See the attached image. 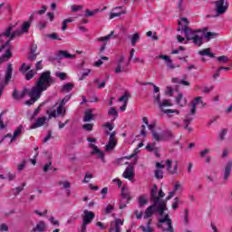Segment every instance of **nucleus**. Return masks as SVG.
I'll return each mask as SVG.
<instances>
[{
  "instance_id": "473e14b6",
  "label": "nucleus",
  "mask_w": 232,
  "mask_h": 232,
  "mask_svg": "<svg viewBox=\"0 0 232 232\" xmlns=\"http://www.w3.org/2000/svg\"><path fill=\"white\" fill-rule=\"evenodd\" d=\"M58 57L59 59H75V54H70L68 51H59Z\"/></svg>"
},
{
  "instance_id": "5fc2aeb1",
  "label": "nucleus",
  "mask_w": 232,
  "mask_h": 232,
  "mask_svg": "<svg viewBox=\"0 0 232 232\" xmlns=\"http://www.w3.org/2000/svg\"><path fill=\"white\" fill-rule=\"evenodd\" d=\"M183 188H182V184H180V182H176L174 184V192L177 193V191H182Z\"/></svg>"
},
{
  "instance_id": "79ce46f5",
  "label": "nucleus",
  "mask_w": 232,
  "mask_h": 232,
  "mask_svg": "<svg viewBox=\"0 0 232 232\" xmlns=\"http://www.w3.org/2000/svg\"><path fill=\"white\" fill-rule=\"evenodd\" d=\"M140 39V35L139 34V33H135L134 34H132L130 37V43H131L132 46H135V44H137V42Z\"/></svg>"
},
{
  "instance_id": "9d476101",
  "label": "nucleus",
  "mask_w": 232,
  "mask_h": 232,
  "mask_svg": "<svg viewBox=\"0 0 232 232\" xmlns=\"http://www.w3.org/2000/svg\"><path fill=\"white\" fill-rule=\"evenodd\" d=\"M106 135H110V138L108 143L105 145V151H113L118 144L117 138L115 137L117 133L115 131H112L110 134V131H106Z\"/></svg>"
},
{
  "instance_id": "ea45409f",
  "label": "nucleus",
  "mask_w": 232,
  "mask_h": 232,
  "mask_svg": "<svg viewBox=\"0 0 232 232\" xmlns=\"http://www.w3.org/2000/svg\"><path fill=\"white\" fill-rule=\"evenodd\" d=\"M140 229L143 232H153V228L151 227V220H149L146 223V226H141Z\"/></svg>"
},
{
  "instance_id": "2f4dec72",
  "label": "nucleus",
  "mask_w": 232,
  "mask_h": 232,
  "mask_svg": "<svg viewBox=\"0 0 232 232\" xmlns=\"http://www.w3.org/2000/svg\"><path fill=\"white\" fill-rule=\"evenodd\" d=\"M158 59H162L165 61V64L168 68H170V70H173L175 66L173 65V62L171 61V58L168 55H160Z\"/></svg>"
},
{
  "instance_id": "a211bd4d",
  "label": "nucleus",
  "mask_w": 232,
  "mask_h": 232,
  "mask_svg": "<svg viewBox=\"0 0 232 232\" xmlns=\"http://www.w3.org/2000/svg\"><path fill=\"white\" fill-rule=\"evenodd\" d=\"M156 211H159V204L153 203L145 209L143 218H151V217H153V213H156Z\"/></svg>"
},
{
  "instance_id": "09e8293b",
  "label": "nucleus",
  "mask_w": 232,
  "mask_h": 232,
  "mask_svg": "<svg viewBox=\"0 0 232 232\" xmlns=\"http://www.w3.org/2000/svg\"><path fill=\"white\" fill-rule=\"evenodd\" d=\"M97 12H99V9L93 10V11H90V9L85 10V17H92L93 15H95V14H97Z\"/></svg>"
},
{
  "instance_id": "6e6552de",
  "label": "nucleus",
  "mask_w": 232,
  "mask_h": 232,
  "mask_svg": "<svg viewBox=\"0 0 232 232\" xmlns=\"http://www.w3.org/2000/svg\"><path fill=\"white\" fill-rule=\"evenodd\" d=\"M82 232H86V227L89 224H92L93 219L95 218V214L90 210H83V215L82 216Z\"/></svg>"
},
{
  "instance_id": "13d9d810",
  "label": "nucleus",
  "mask_w": 232,
  "mask_h": 232,
  "mask_svg": "<svg viewBox=\"0 0 232 232\" xmlns=\"http://www.w3.org/2000/svg\"><path fill=\"white\" fill-rule=\"evenodd\" d=\"M155 177L156 179H164V172L160 169H157L155 171Z\"/></svg>"
},
{
  "instance_id": "39448f33",
  "label": "nucleus",
  "mask_w": 232,
  "mask_h": 232,
  "mask_svg": "<svg viewBox=\"0 0 232 232\" xmlns=\"http://www.w3.org/2000/svg\"><path fill=\"white\" fill-rule=\"evenodd\" d=\"M202 33V30L187 29L184 34L187 41H192L196 46H202V37L198 34Z\"/></svg>"
},
{
  "instance_id": "c03bdc74",
  "label": "nucleus",
  "mask_w": 232,
  "mask_h": 232,
  "mask_svg": "<svg viewBox=\"0 0 232 232\" xmlns=\"http://www.w3.org/2000/svg\"><path fill=\"white\" fill-rule=\"evenodd\" d=\"M108 115H111L114 117V119H117L119 117V112L117 111V109H115V107H111L108 111Z\"/></svg>"
},
{
  "instance_id": "052dcab7",
  "label": "nucleus",
  "mask_w": 232,
  "mask_h": 232,
  "mask_svg": "<svg viewBox=\"0 0 232 232\" xmlns=\"http://www.w3.org/2000/svg\"><path fill=\"white\" fill-rule=\"evenodd\" d=\"M226 135H227V130L226 129L221 130V131L219 132L220 140H224V139L226 138Z\"/></svg>"
},
{
  "instance_id": "aec40b11",
  "label": "nucleus",
  "mask_w": 232,
  "mask_h": 232,
  "mask_svg": "<svg viewBox=\"0 0 232 232\" xmlns=\"http://www.w3.org/2000/svg\"><path fill=\"white\" fill-rule=\"evenodd\" d=\"M189 24V20L188 18L182 17L178 21V32H186L189 30L188 27Z\"/></svg>"
},
{
  "instance_id": "bb28decb",
  "label": "nucleus",
  "mask_w": 232,
  "mask_h": 232,
  "mask_svg": "<svg viewBox=\"0 0 232 232\" xmlns=\"http://www.w3.org/2000/svg\"><path fill=\"white\" fill-rule=\"evenodd\" d=\"M176 102L180 106V108H184V106L188 104V100L184 97V94L179 93L176 97Z\"/></svg>"
},
{
  "instance_id": "338daca9",
  "label": "nucleus",
  "mask_w": 232,
  "mask_h": 232,
  "mask_svg": "<svg viewBox=\"0 0 232 232\" xmlns=\"http://www.w3.org/2000/svg\"><path fill=\"white\" fill-rule=\"evenodd\" d=\"M127 204H128L127 200L121 198L120 201V209H124V208H126Z\"/></svg>"
},
{
  "instance_id": "72a5a7b5",
  "label": "nucleus",
  "mask_w": 232,
  "mask_h": 232,
  "mask_svg": "<svg viewBox=\"0 0 232 232\" xmlns=\"http://www.w3.org/2000/svg\"><path fill=\"white\" fill-rule=\"evenodd\" d=\"M201 34L205 35V39H208V41L209 39H215L216 37H218V34L213 32L206 33V29L201 30Z\"/></svg>"
},
{
  "instance_id": "e433bc0d",
  "label": "nucleus",
  "mask_w": 232,
  "mask_h": 232,
  "mask_svg": "<svg viewBox=\"0 0 232 232\" xmlns=\"http://www.w3.org/2000/svg\"><path fill=\"white\" fill-rule=\"evenodd\" d=\"M192 121H193V117L186 116L184 120V124H185V130H187L188 131H193V129L189 127V123H191Z\"/></svg>"
},
{
  "instance_id": "c85d7f7f",
  "label": "nucleus",
  "mask_w": 232,
  "mask_h": 232,
  "mask_svg": "<svg viewBox=\"0 0 232 232\" xmlns=\"http://www.w3.org/2000/svg\"><path fill=\"white\" fill-rule=\"evenodd\" d=\"M121 197L123 200H127V204H130V201L131 200V196H130V190H128V188L126 186H123L121 188Z\"/></svg>"
},
{
  "instance_id": "9b49d317",
  "label": "nucleus",
  "mask_w": 232,
  "mask_h": 232,
  "mask_svg": "<svg viewBox=\"0 0 232 232\" xmlns=\"http://www.w3.org/2000/svg\"><path fill=\"white\" fill-rule=\"evenodd\" d=\"M13 31H14V25H10L5 30V33L0 34L2 39H6V37H9V39L6 41V43L0 47V53L3 52V50H5V48H6V46H8L10 44V41H14V39H12V34H14V33H12Z\"/></svg>"
},
{
  "instance_id": "412c9836",
  "label": "nucleus",
  "mask_w": 232,
  "mask_h": 232,
  "mask_svg": "<svg viewBox=\"0 0 232 232\" xmlns=\"http://www.w3.org/2000/svg\"><path fill=\"white\" fill-rule=\"evenodd\" d=\"M122 177L124 179H128V180H133V177H135V169L133 165H129L124 170Z\"/></svg>"
},
{
  "instance_id": "f257e3e1",
  "label": "nucleus",
  "mask_w": 232,
  "mask_h": 232,
  "mask_svg": "<svg viewBox=\"0 0 232 232\" xmlns=\"http://www.w3.org/2000/svg\"><path fill=\"white\" fill-rule=\"evenodd\" d=\"M164 211H166V202H161L158 207V213L160 218L158 219V227L166 232H174L173 229V221L169 218V215H164Z\"/></svg>"
},
{
  "instance_id": "f03ea898",
  "label": "nucleus",
  "mask_w": 232,
  "mask_h": 232,
  "mask_svg": "<svg viewBox=\"0 0 232 232\" xmlns=\"http://www.w3.org/2000/svg\"><path fill=\"white\" fill-rule=\"evenodd\" d=\"M71 96H65L62 101L57 102L54 106L47 111L49 119L52 117H64L66 115V102L70 101Z\"/></svg>"
},
{
  "instance_id": "2eb2a0df",
  "label": "nucleus",
  "mask_w": 232,
  "mask_h": 232,
  "mask_svg": "<svg viewBox=\"0 0 232 232\" xmlns=\"http://www.w3.org/2000/svg\"><path fill=\"white\" fill-rule=\"evenodd\" d=\"M166 167H167V171L170 173V175H175L177 174V171L179 169V161H173L171 160H167L165 161Z\"/></svg>"
},
{
  "instance_id": "f8f14e48",
  "label": "nucleus",
  "mask_w": 232,
  "mask_h": 232,
  "mask_svg": "<svg viewBox=\"0 0 232 232\" xmlns=\"http://www.w3.org/2000/svg\"><path fill=\"white\" fill-rule=\"evenodd\" d=\"M13 72H14V69L12 68V63H9L5 71V82L0 83V97L1 95H3V92H5V85L8 84V82H10V79H12Z\"/></svg>"
},
{
  "instance_id": "20e7f679",
  "label": "nucleus",
  "mask_w": 232,
  "mask_h": 232,
  "mask_svg": "<svg viewBox=\"0 0 232 232\" xmlns=\"http://www.w3.org/2000/svg\"><path fill=\"white\" fill-rule=\"evenodd\" d=\"M44 92V89L39 87L37 84L34 86L31 90L26 91V94L31 98L29 101L25 102L27 106H32L34 102L41 98V95Z\"/></svg>"
},
{
  "instance_id": "0eeeda50",
  "label": "nucleus",
  "mask_w": 232,
  "mask_h": 232,
  "mask_svg": "<svg viewBox=\"0 0 232 232\" xmlns=\"http://www.w3.org/2000/svg\"><path fill=\"white\" fill-rule=\"evenodd\" d=\"M152 139L156 142H164L173 139V133L170 130H166L159 133L157 130H152Z\"/></svg>"
},
{
  "instance_id": "3c124183",
  "label": "nucleus",
  "mask_w": 232,
  "mask_h": 232,
  "mask_svg": "<svg viewBox=\"0 0 232 232\" xmlns=\"http://www.w3.org/2000/svg\"><path fill=\"white\" fill-rule=\"evenodd\" d=\"M31 66L30 65H26V63H23L19 69L20 72H22V73H26V72H28L30 70Z\"/></svg>"
},
{
  "instance_id": "a18cd8bd",
  "label": "nucleus",
  "mask_w": 232,
  "mask_h": 232,
  "mask_svg": "<svg viewBox=\"0 0 232 232\" xmlns=\"http://www.w3.org/2000/svg\"><path fill=\"white\" fill-rule=\"evenodd\" d=\"M63 92H72L73 90V83L68 82L63 86Z\"/></svg>"
},
{
  "instance_id": "7c9ffc66",
  "label": "nucleus",
  "mask_w": 232,
  "mask_h": 232,
  "mask_svg": "<svg viewBox=\"0 0 232 232\" xmlns=\"http://www.w3.org/2000/svg\"><path fill=\"white\" fill-rule=\"evenodd\" d=\"M146 150L148 151H153L156 157H160V154H159V148H157V143L153 142L152 144L151 143L147 144Z\"/></svg>"
},
{
  "instance_id": "49530a36",
  "label": "nucleus",
  "mask_w": 232,
  "mask_h": 232,
  "mask_svg": "<svg viewBox=\"0 0 232 232\" xmlns=\"http://www.w3.org/2000/svg\"><path fill=\"white\" fill-rule=\"evenodd\" d=\"M68 23H73V20L70 19V18L63 20V24H62L63 32H64V30H66L68 28Z\"/></svg>"
},
{
  "instance_id": "37998d69",
  "label": "nucleus",
  "mask_w": 232,
  "mask_h": 232,
  "mask_svg": "<svg viewBox=\"0 0 232 232\" xmlns=\"http://www.w3.org/2000/svg\"><path fill=\"white\" fill-rule=\"evenodd\" d=\"M139 204L140 208H142V206H146V204H148V198L144 195L140 196L139 198Z\"/></svg>"
},
{
  "instance_id": "a878e982",
  "label": "nucleus",
  "mask_w": 232,
  "mask_h": 232,
  "mask_svg": "<svg viewBox=\"0 0 232 232\" xmlns=\"http://www.w3.org/2000/svg\"><path fill=\"white\" fill-rule=\"evenodd\" d=\"M50 119L46 117H42L36 120V121L31 126V130H35V128H41V126H44L46 122H48Z\"/></svg>"
},
{
  "instance_id": "ddd939ff",
  "label": "nucleus",
  "mask_w": 232,
  "mask_h": 232,
  "mask_svg": "<svg viewBox=\"0 0 232 232\" xmlns=\"http://www.w3.org/2000/svg\"><path fill=\"white\" fill-rule=\"evenodd\" d=\"M113 34H115V32L111 31L110 34H107L106 36L98 37L96 39L98 43H103L100 47V52L102 53L106 50V44H108V41H110V39H115V35H113Z\"/></svg>"
},
{
  "instance_id": "69168bd1",
  "label": "nucleus",
  "mask_w": 232,
  "mask_h": 232,
  "mask_svg": "<svg viewBox=\"0 0 232 232\" xmlns=\"http://www.w3.org/2000/svg\"><path fill=\"white\" fill-rule=\"evenodd\" d=\"M49 39H53L55 41H61L62 39L57 36V33H53L51 34H48Z\"/></svg>"
},
{
  "instance_id": "680f3d73",
  "label": "nucleus",
  "mask_w": 232,
  "mask_h": 232,
  "mask_svg": "<svg viewBox=\"0 0 232 232\" xmlns=\"http://www.w3.org/2000/svg\"><path fill=\"white\" fill-rule=\"evenodd\" d=\"M71 10L72 12H79V10H82V5H72Z\"/></svg>"
},
{
  "instance_id": "a19ab883",
  "label": "nucleus",
  "mask_w": 232,
  "mask_h": 232,
  "mask_svg": "<svg viewBox=\"0 0 232 232\" xmlns=\"http://www.w3.org/2000/svg\"><path fill=\"white\" fill-rule=\"evenodd\" d=\"M93 119V113H92V111H86L83 117V122H90Z\"/></svg>"
},
{
  "instance_id": "58836bf2",
  "label": "nucleus",
  "mask_w": 232,
  "mask_h": 232,
  "mask_svg": "<svg viewBox=\"0 0 232 232\" xmlns=\"http://www.w3.org/2000/svg\"><path fill=\"white\" fill-rule=\"evenodd\" d=\"M198 54L201 56H208V57H215V55L213 54V53H211V49L207 48V49H203L201 51L198 52Z\"/></svg>"
},
{
  "instance_id": "4c0bfd02",
  "label": "nucleus",
  "mask_w": 232,
  "mask_h": 232,
  "mask_svg": "<svg viewBox=\"0 0 232 232\" xmlns=\"http://www.w3.org/2000/svg\"><path fill=\"white\" fill-rule=\"evenodd\" d=\"M26 95V90L23 91L22 92H17L16 90L13 92L14 99L19 101V99H23Z\"/></svg>"
},
{
  "instance_id": "4468645a",
  "label": "nucleus",
  "mask_w": 232,
  "mask_h": 232,
  "mask_svg": "<svg viewBox=\"0 0 232 232\" xmlns=\"http://www.w3.org/2000/svg\"><path fill=\"white\" fill-rule=\"evenodd\" d=\"M122 72H128V62H126L124 56H121L118 59L117 66L115 68V73H121Z\"/></svg>"
},
{
  "instance_id": "6e6d98bb",
  "label": "nucleus",
  "mask_w": 232,
  "mask_h": 232,
  "mask_svg": "<svg viewBox=\"0 0 232 232\" xmlns=\"http://www.w3.org/2000/svg\"><path fill=\"white\" fill-rule=\"evenodd\" d=\"M82 129L86 131H92V130H93V123H86L82 125Z\"/></svg>"
},
{
  "instance_id": "f704fd0d",
  "label": "nucleus",
  "mask_w": 232,
  "mask_h": 232,
  "mask_svg": "<svg viewBox=\"0 0 232 232\" xmlns=\"http://www.w3.org/2000/svg\"><path fill=\"white\" fill-rule=\"evenodd\" d=\"M46 229V224L44 221H40L37 223L36 227L33 228L34 232H44Z\"/></svg>"
},
{
  "instance_id": "b1692460",
  "label": "nucleus",
  "mask_w": 232,
  "mask_h": 232,
  "mask_svg": "<svg viewBox=\"0 0 232 232\" xmlns=\"http://www.w3.org/2000/svg\"><path fill=\"white\" fill-rule=\"evenodd\" d=\"M129 99H130V93L128 92H125L121 97L119 98V102H123V105L120 107V111H126Z\"/></svg>"
},
{
  "instance_id": "0e129e2a",
  "label": "nucleus",
  "mask_w": 232,
  "mask_h": 232,
  "mask_svg": "<svg viewBox=\"0 0 232 232\" xmlns=\"http://www.w3.org/2000/svg\"><path fill=\"white\" fill-rule=\"evenodd\" d=\"M211 150L209 149H205L199 152V157L203 159L206 155L209 154Z\"/></svg>"
},
{
  "instance_id": "5701e85b",
  "label": "nucleus",
  "mask_w": 232,
  "mask_h": 232,
  "mask_svg": "<svg viewBox=\"0 0 232 232\" xmlns=\"http://www.w3.org/2000/svg\"><path fill=\"white\" fill-rule=\"evenodd\" d=\"M89 148L92 149V155H98V159H101L102 160V162H104V152L101 151V150L99 149V147H97L95 144L93 143H90L89 144Z\"/></svg>"
},
{
  "instance_id": "1a4fd4ad",
  "label": "nucleus",
  "mask_w": 232,
  "mask_h": 232,
  "mask_svg": "<svg viewBox=\"0 0 232 232\" xmlns=\"http://www.w3.org/2000/svg\"><path fill=\"white\" fill-rule=\"evenodd\" d=\"M217 17L218 15H224L229 8V2L227 0H218L215 2Z\"/></svg>"
},
{
  "instance_id": "6ab92c4d",
  "label": "nucleus",
  "mask_w": 232,
  "mask_h": 232,
  "mask_svg": "<svg viewBox=\"0 0 232 232\" xmlns=\"http://www.w3.org/2000/svg\"><path fill=\"white\" fill-rule=\"evenodd\" d=\"M121 226H124V219L116 218L111 223L109 232H121Z\"/></svg>"
},
{
  "instance_id": "c756f323",
  "label": "nucleus",
  "mask_w": 232,
  "mask_h": 232,
  "mask_svg": "<svg viewBox=\"0 0 232 232\" xmlns=\"http://www.w3.org/2000/svg\"><path fill=\"white\" fill-rule=\"evenodd\" d=\"M231 169H232V161L229 160L225 165V170H224V179L227 180L229 179V175H231Z\"/></svg>"
},
{
  "instance_id": "603ef678",
  "label": "nucleus",
  "mask_w": 232,
  "mask_h": 232,
  "mask_svg": "<svg viewBox=\"0 0 232 232\" xmlns=\"http://www.w3.org/2000/svg\"><path fill=\"white\" fill-rule=\"evenodd\" d=\"M55 77H58V79H61V81H66V72H55Z\"/></svg>"
},
{
  "instance_id": "393cba45",
  "label": "nucleus",
  "mask_w": 232,
  "mask_h": 232,
  "mask_svg": "<svg viewBox=\"0 0 232 232\" xmlns=\"http://www.w3.org/2000/svg\"><path fill=\"white\" fill-rule=\"evenodd\" d=\"M159 192V188H157V185H154L153 188L150 190V198L154 202V204H160L164 201L159 202V197L157 196V193Z\"/></svg>"
},
{
  "instance_id": "de8ad7c7",
  "label": "nucleus",
  "mask_w": 232,
  "mask_h": 232,
  "mask_svg": "<svg viewBox=\"0 0 232 232\" xmlns=\"http://www.w3.org/2000/svg\"><path fill=\"white\" fill-rule=\"evenodd\" d=\"M35 75V71L31 70L25 73V79L26 81H30V79H34V76Z\"/></svg>"
},
{
  "instance_id": "bf43d9fd",
  "label": "nucleus",
  "mask_w": 232,
  "mask_h": 232,
  "mask_svg": "<svg viewBox=\"0 0 232 232\" xmlns=\"http://www.w3.org/2000/svg\"><path fill=\"white\" fill-rule=\"evenodd\" d=\"M113 209H115V206L113 205H108L106 208H105V213L106 215H110V213H111L113 211Z\"/></svg>"
},
{
  "instance_id": "cd10ccee",
  "label": "nucleus",
  "mask_w": 232,
  "mask_h": 232,
  "mask_svg": "<svg viewBox=\"0 0 232 232\" xmlns=\"http://www.w3.org/2000/svg\"><path fill=\"white\" fill-rule=\"evenodd\" d=\"M23 133V125H20L14 131V134L12 136V134H7L5 136L6 137H9L11 139L10 142H14V140H15V139H17V137Z\"/></svg>"
},
{
  "instance_id": "8fccbe9b",
  "label": "nucleus",
  "mask_w": 232,
  "mask_h": 232,
  "mask_svg": "<svg viewBox=\"0 0 232 232\" xmlns=\"http://www.w3.org/2000/svg\"><path fill=\"white\" fill-rule=\"evenodd\" d=\"M24 186H26V184L23 183V185L21 187H17L14 189H13L14 195H19V193H21V191H23V189H24Z\"/></svg>"
},
{
  "instance_id": "c9c22d12",
  "label": "nucleus",
  "mask_w": 232,
  "mask_h": 232,
  "mask_svg": "<svg viewBox=\"0 0 232 232\" xmlns=\"http://www.w3.org/2000/svg\"><path fill=\"white\" fill-rule=\"evenodd\" d=\"M10 57H12V52H10V49H6L5 53L0 57V64H3V63H6V61L10 60Z\"/></svg>"
},
{
  "instance_id": "423d86ee",
  "label": "nucleus",
  "mask_w": 232,
  "mask_h": 232,
  "mask_svg": "<svg viewBox=\"0 0 232 232\" xmlns=\"http://www.w3.org/2000/svg\"><path fill=\"white\" fill-rule=\"evenodd\" d=\"M154 99L156 102L159 104L160 109L163 113H166V115H169V113H177V115H179V111L177 110H171V109L164 110V108H166L167 106H173V104L171 103V101L163 100L162 102H160V93H157L156 95H154Z\"/></svg>"
},
{
  "instance_id": "f3484780",
  "label": "nucleus",
  "mask_w": 232,
  "mask_h": 232,
  "mask_svg": "<svg viewBox=\"0 0 232 232\" xmlns=\"http://www.w3.org/2000/svg\"><path fill=\"white\" fill-rule=\"evenodd\" d=\"M200 105V108H204L206 106V103L202 101V97L198 96L194 99V101L191 102L190 106V114L195 115L197 113V106Z\"/></svg>"
},
{
  "instance_id": "864d4df0",
  "label": "nucleus",
  "mask_w": 232,
  "mask_h": 232,
  "mask_svg": "<svg viewBox=\"0 0 232 232\" xmlns=\"http://www.w3.org/2000/svg\"><path fill=\"white\" fill-rule=\"evenodd\" d=\"M218 61L219 63H223L224 64H226V63H229V58L226 55H222V56L218 57Z\"/></svg>"
},
{
  "instance_id": "7ed1b4c3",
  "label": "nucleus",
  "mask_w": 232,
  "mask_h": 232,
  "mask_svg": "<svg viewBox=\"0 0 232 232\" xmlns=\"http://www.w3.org/2000/svg\"><path fill=\"white\" fill-rule=\"evenodd\" d=\"M55 82V80L52 77V72L50 71H45L40 74L39 79L36 82V84L39 88L46 92L52 84Z\"/></svg>"
},
{
  "instance_id": "e2e57ef3",
  "label": "nucleus",
  "mask_w": 232,
  "mask_h": 232,
  "mask_svg": "<svg viewBox=\"0 0 232 232\" xmlns=\"http://www.w3.org/2000/svg\"><path fill=\"white\" fill-rule=\"evenodd\" d=\"M179 202H180V199L179 198H175L174 201L172 203V208L178 209L179 208Z\"/></svg>"
},
{
  "instance_id": "4be33fe9",
  "label": "nucleus",
  "mask_w": 232,
  "mask_h": 232,
  "mask_svg": "<svg viewBox=\"0 0 232 232\" xmlns=\"http://www.w3.org/2000/svg\"><path fill=\"white\" fill-rule=\"evenodd\" d=\"M126 14V10L122 8V6H117L112 9V12L110 14V19H115V17H121V15H124Z\"/></svg>"
},
{
  "instance_id": "4d7b16f0",
  "label": "nucleus",
  "mask_w": 232,
  "mask_h": 232,
  "mask_svg": "<svg viewBox=\"0 0 232 232\" xmlns=\"http://www.w3.org/2000/svg\"><path fill=\"white\" fill-rule=\"evenodd\" d=\"M93 179V174L92 173H86L85 178L82 181L83 184H88V182H90V180H88V179Z\"/></svg>"
},
{
  "instance_id": "dca6fc26",
  "label": "nucleus",
  "mask_w": 232,
  "mask_h": 232,
  "mask_svg": "<svg viewBox=\"0 0 232 232\" xmlns=\"http://www.w3.org/2000/svg\"><path fill=\"white\" fill-rule=\"evenodd\" d=\"M30 26H31L30 22H24L22 24V27L20 30H16L13 32L11 35V39H15V37H19V35H23V34H26V32L30 30Z\"/></svg>"
},
{
  "instance_id": "774afa93",
  "label": "nucleus",
  "mask_w": 232,
  "mask_h": 232,
  "mask_svg": "<svg viewBox=\"0 0 232 232\" xmlns=\"http://www.w3.org/2000/svg\"><path fill=\"white\" fill-rule=\"evenodd\" d=\"M38 53H30L28 59L29 61H35L37 59Z\"/></svg>"
}]
</instances>
